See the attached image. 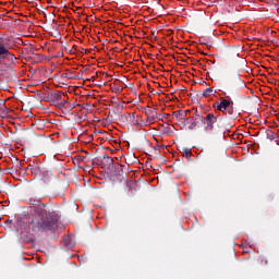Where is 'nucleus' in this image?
I'll return each mask as SVG.
<instances>
[{"label": "nucleus", "instance_id": "obj_11", "mask_svg": "<svg viewBox=\"0 0 279 279\" xmlns=\"http://www.w3.org/2000/svg\"><path fill=\"white\" fill-rule=\"evenodd\" d=\"M61 77H65L66 80H73V77H75L73 75V72H64L61 74Z\"/></svg>", "mask_w": 279, "mask_h": 279}, {"label": "nucleus", "instance_id": "obj_14", "mask_svg": "<svg viewBox=\"0 0 279 279\" xmlns=\"http://www.w3.org/2000/svg\"><path fill=\"white\" fill-rule=\"evenodd\" d=\"M63 245L65 247H71V238L69 236L63 238Z\"/></svg>", "mask_w": 279, "mask_h": 279}, {"label": "nucleus", "instance_id": "obj_17", "mask_svg": "<svg viewBox=\"0 0 279 279\" xmlns=\"http://www.w3.org/2000/svg\"><path fill=\"white\" fill-rule=\"evenodd\" d=\"M66 104V100H62V98H61V100L56 105V106H58V108H62L64 105Z\"/></svg>", "mask_w": 279, "mask_h": 279}, {"label": "nucleus", "instance_id": "obj_22", "mask_svg": "<svg viewBox=\"0 0 279 279\" xmlns=\"http://www.w3.org/2000/svg\"><path fill=\"white\" fill-rule=\"evenodd\" d=\"M136 125V121L133 122Z\"/></svg>", "mask_w": 279, "mask_h": 279}, {"label": "nucleus", "instance_id": "obj_4", "mask_svg": "<svg viewBox=\"0 0 279 279\" xmlns=\"http://www.w3.org/2000/svg\"><path fill=\"white\" fill-rule=\"evenodd\" d=\"M234 102L226 98H221L220 102H214L213 108H216L219 112H228V114L234 113Z\"/></svg>", "mask_w": 279, "mask_h": 279}, {"label": "nucleus", "instance_id": "obj_2", "mask_svg": "<svg viewBox=\"0 0 279 279\" xmlns=\"http://www.w3.org/2000/svg\"><path fill=\"white\" fill-rule=\"evenodd\" d=\"M198 121L201 123H204L205 125V132L207 134H215V132H217V121H219V118H217V116H215V113L209 112L206 114V117L202 116V114H197Z\"/></svg>", "mask_w": 279, "mask_h": 279}, {"label": "nucleus", "instance_id": "obj_13", "mask_svg": "<svg viewBox=\"0 0 279 279\" xmlns=\"http://www.w3.org/2000/svg\"><path fill=\"white\" fill-rule=\"evenodd\" d=\"M5 110H8V107H5V101L0 100V114H2V112H4Z\"/></svg>", "mask_w": 279, "mask_h": 279}, {"label": "nucleus", "instance_id": "obj_9", "mask_svg": "<svg viewBox=\"0 0 279 279\" xmlns=\"http://www.w3.org/2000/svg\"><path fill=\"white\" fill-rule=\"evenodd\" d=\"M182 154L187 160H191V156H193V150L191 148H183Z\"/></svg>", "mask_w": 279, "mask_h": 279}, {"label": "nucleus", "instance_id": "obj_5", "mask_svg": "<svg viewBox=\"0 0 279 279\" xmlns=\"http://www.w3.org/2000/svg\"><path fill=\"white\" fill-rule=\"evenodd\" d=\"M186 114H189V110H178L172 112V117L179 122L184 121L186 119Z\"/></svg>", "mask_w": 279, "mask_h": 279}, {"label": "nucleus", "instance_id": "obj_20", "mask_svg": "<svg viewBox=\"0 0 279 279\" xmlns=\"http://www.w3.org/2000/svg\"><path fill=\"white\" fill-rule=\"evenodd\" d=\"M169 117H171V114L167 113V114H166V119H169Z\"/></svg>", "mask_w": 279, "mask_h": 279}, {"label": "nucleus", "instance_id": "obj_19", "mask_svg": "<svg viewBox=\"0 0 279 279\" xmlns=\"http://www.w3.org/2000/svg\"><path fill=\"white\" fill-rule=\"evenodd\" d=\"M121 167H122V166L119 165V163L116 165V168H118V169H121Z\"/></svg>", "mask_w": 279, "mask_h": 279}, {"label": "nucleus", "instance_id": "obj_23", "mask_svg": "<svg viewBox=\"0 0 279 279\" xmlns=\"http://www.w3.org/2000/svg\"><path fill=\"white\" fill-rule=\"evenodd\" d=\"M132 117H134V113H132Z\"/></svg>", "mask_w": 279, "mask_h": 279}, {"label": "nucleus", "instance_id": "obj_21", "mask_svg": "<svg viewBox=\"0 0 279 279\" xmlns=\"http://www.w3.org/2000/svg\"><path fill=\"white\" fill-rule=\"evenodd\" d=\"M129 186H134V183H130Z\"/></svg>", "mask_w": 279, "mask_h": 279}, {"label": "nucleus", "instance_id": "obj_15", "mask_svg": "<svg viewBox=\"0 0 279 279\" xmlns=\"http://www.w3.org/2000/svg\"><path fill=\"white\" fill-rule=\"evenodd\" d=\"M148 123H154L156 121V116L153 113L151 116L147 117Z\"/></svg>", "mask_w": 279, "mask_h": 279}, {"label": "nucleus", "instance_id": "obj_1", "mask_svg": "<svg viewBox=\"0 0 279 279\" xmlns=\"http://www.w3.org/2000/svg\"><path fill=\"white\" fill-rule=\"evenodd\" d=\"M33 216L29 227L36 234L43 232H53L58 228V213L47 207L46 204H40L39 207H32Z\"/></svg>", "mask_w": 279, "mask_h": 279}, {"label": "nucleus", "instance_id": "obj_7", "mask_svg": "<svg viewBox=\"0 0 279 279\" xmlns=\"http://www.w3.org/2000/svg\"><path fill=\"white\" fill-rule=\"evenodd\" d=\"M62 97H66L62 92H54L50 95L51 101H62Z\"/></svg>", "mask_w": 279, "mask_h": 279}, {"label": "nucleus", "instance_id": "obj_10", "mask_svg": "<svg viewBox=\"0 0 279 279\" xmlns=\"http://www.w3.org/2000/svg\"><path fill=\"white\" fill-rule=\"evenodd\" d=\"M199 119H197V113L196 117L194 118L193 122L189 125V130H195L197 128V124L199 123Z\"/></svg>", "mask_w": 279, "mask_h": 279}, {"label": "nucleus", "instance_id": "obj_3", "mask_svg": "<svg viewBox=\"0 0 279 279\" xmlns=\"http://www.w3.org/2000/svg\"><path fill=\"white\" fill-rule=\"evenodd\" d=\"M10 49H12V46L9 40L0 37V60L5 61L9 64H14V62H16V57L14 53L10 52Z\"/></svg>", "mask_w": 279, "mask_h": 279}, {"label": "nucleus", "instance_id": "obj_8", "mask_svg": "<svg viewBox=\"0 0 279 279\" xmlns=\"http://www.w3.org/2000/svg\"><path fill=\"white\" fill-rule=\"evenodd\" d=\"M266 136H267V138H269V141H275V138L278 137V134H276V132H274L271 130H267Z\"/></svg>", "mask_w": 279, "mask_h": 279}, {"label": "nucleus", "instance_id": "obj_12", "mask_svg": "<svg viewBox=\"0 0 279 279\" xmlns=\"http://www.w3.org/2000/svg\"><path fill=\"white\" fill-rule=\"evenodd\" d=\"M213 87H208L203 92V97H210L213 95Z\"/></svg>", "mask_w": 279, "mask_h": 279}, {"label": "nucleus", "instance_id": "obj_16", "mask_svg": "<svg viewBox=\"0 0 279 279\" xmlns=\"http://www.w3.org/2000/svg\"><path fill=\"white\" fill-rule=\"evenodd\" d=\"M146 117H151L154 114V109L148 107V110L145 111Z\"/></svg>", "mask_w": 279, "mask_h": 279}, {"label": "nucleus", "instance_id": "obj_18", "mask_svg": "<svg viewBox=\"0 0 279 279\" xmlns=\"http://www.w3.org/2000/svg\"><path fill=\"white\" fill-rule=\"evenodd\" d=\"M194 119H195V117H189V118L185 120V122H186L187 124L190 123V125H191V123H193Z\"/></svg>", "mask_w": 279, "mask_h": 279}, {"label": "nucleus", "instance_id": "obj_6", "mask_svg": "<svg viewBox=\"0 0 279 279\" xmlns=\"http://www.w3.org/2000/svg\"><path fill=\"white\" fill-rule=\"evenodd\" d=\"M27 170L33 173V175H39L40 173V166L38 163H29Z\"/></svg>", "mask_w": 279, "mask_h": 279}]
</instances>
